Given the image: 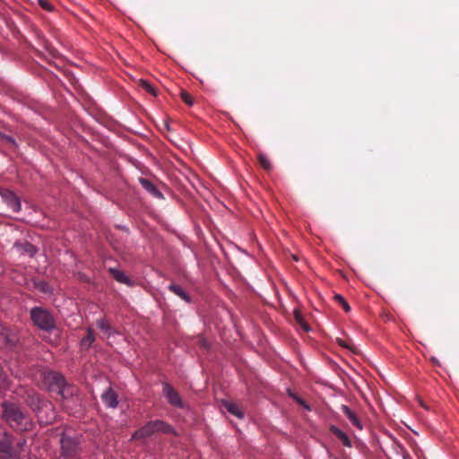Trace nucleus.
Returning a JSON list of instances; mask_svg holds the SVG:
<instances>
[{
	"instance_id": "9d476101",
	"label": "nucleus",
	"mask_w": 459,
	"mask_h": 459,
	"mask_svg": "<svg viewBox=\"0 0 459 459\" xmlns=\"http://www.w3.org/2000/svg\"><path fill=\"white\" fill-rule=\"evenodd\" d=\"M329 429L331 433H333L344 446L351 447V441L345 432L334 425H331Z\"/></svg>"
},
{
	"instance_id": "4468645a",
	"label": "nucleus",
	"mask_w": 459,
	"mask_h": 459,
	"mask_svg": "<svg viewBox=\"0 0 459 459\" xmlns=\"http://www.w3.org/2000/svg\"><path fill=\"white\" fill-rule=\"evenodd\" d=\"M168 289L173 292L175 295L178 296L180 299L185 300L187 303L191 302L190 296L183 290V288L176 283H171L169 285Z\"/></svg>"
},
{
	"instance_id": "7ed1b4c3",
	"label": "nucleus",
	"mask_w": 459,
	"mask_h": 459,
	"mask_svg": "<svg viewBox=\"0 0 459 459\" xmlns=\"http://www.w3.org/2000/svg\"><path fill=\"white\" fill-rule=\"evenodd\" d=\"M60 457L63 459H81L82 447L77 437L63 434L59 440Z\"/></svg>"
},
{
	"instance_id": "412c9836",
	"label": "nucleus",
	"mask_w": 459,
	"mask_h": 459,
	"mask_svg": "<svg viewBox=\"0 0 459 459\" xmlns=\"http://www.w3.org/2000/svg\"><path fill=\"white\" fill-rule=\"evenodd\" d=\"M21 247L22 248V251L28 254L30 256H33L34 254L36 253L35 247L30 243H25L22 245Z\"/></svg>"
},
{
	"instance_id": "6ab92c4d",
	"label": "nucleus",
	"mask_w": 459,
	"mask_h": 459,
	"mask_svg": "<svg viewBox=\"0 0 459 459\" xmlns=\"http://www.w3.org/2000/svg\"><path fill=\"white\" fill-rule=\"evenodd\" d=\"M333 299L340 305L342 306V307L345 310V312H349L351 310V307L350 305L348 304V302L345 300V299L340 295V294H335L333 296Z\"/></svg>"
},
{
	"instance_id": "aec40b11",
	"label": "nucleus",
	"mask_w": 459,
	"mask_h": 459,
	"mask_svg": "<svg viewBox=\"0 0 459 459\" xmlns=\"http://www.w3.org/2000/svg\"><path fill=\"white\" fill-rule=\"evenodd\" d=\"M140 86L143 90H145L147 92L151 93L152 95H153V96L157 95V91H156L155 88L150 82H148L147 81L141 80L140 81Z\"/></svg>"
},
{
	"instance_id": "f3484780",
	"label": "nucleus",
	"mask_w": 459,
	"mask_h": 459,
	"mask_svg": "<svg viewBox=\"0 0 459 459\" xmlns=\"http://www.w3.org/2000/svg\"><path fill=\"white\" fill-rule=\"evenodd\" d=\"M224 406L230 413H231L238 418H243V413L239 410V408L237 404L230 403V402H226L224 403Z\"/></svg>"
},
{
	"instance_id": "5701e85b",
	"label": "nucleus",
	"mask_w": 459,
	"mask_h": 459,
	"mask_svg": "<svg viewBox=\"0 0 459 459\" xmlns=\"http://www.w3.org/2000/svg\"><path fill=\"white\" fill-rule=\"evenodd\" d=\"M41 8L48 12H53L55 7L48 0H38Z\"/></svg>"
},
{
	"instance_id": "393cba45",
	"label": "nucleus",
	"mask_w": 459,
	"mask_h": 459,
	"mask_svg": "<svg viewBox=\"0 0 459 459\" xmlns=\"http://www.w3.org/2000/svg\"><path fill=\"white\" fill-rule=\"evenodd\" d=\"M0 138L3 142H4L12 146L15 145V141L12 136H9V135L0 133Z\"/></svg>"
},
{
	"instance_id": "a878e982",
	"label": "nucleus",
	"mask_w": 459,
	"mask_h": 459,
	"mask_svg": "<svg viewBox=\"0 0 459 459\" xmlns=\"http://www.w3.org/2000/svg\"><path fill=\"white\" fill-rule=\"evenodd\" d=\"M0 459H17V458L15 456H13V455H11V453H9L8 455H1Z\"/></svg>"
},
{
	"instance_id": "f03ea898",
	"label": "nucleus",
	"mask_w": 459,
	"mask_h": 459,
	"mask_svg": "<svg viewBox=\"0 0 459 459\" xmlns=\"http://www.w3.org/2000/svg\"><path fill=\"white\" fill-rule=\"evenodd\" d=\"M30 317L34 326L47 333L56 328V321L53 313L44 307H34L30 310Z\"/></svg>"
},
{
	"instance_id": "4be33fe9",
	"label": "nucleus",
	"mask_w": 459,
	"mask_h": 459,
	"mask_svg": "<svg viewBox=\"0 0 459 459\" xmlns=\"http://www.w3.org/2000/svg\"><path fill=\"white\" fill-rule=\"evenodd\" d=\"M258 160H259V163L261 165V167L266 170H269L271 169V162L270 160L264 155H259L258 156Z\"/></svg>"
},
{
	"instance_id": "1a4fd4ad",
	"label": "nucleus",
	"mask_w": 459,
	"mask_h": 459,
	"mask_svg": "<svg viewBox=\"0 0 459 459\" xmlns=\"http://www.w3.org/2000/svg\"><path fill=\"white\" fill-rule=\"evenodd\" d=\"M108 272L117 281L130 287L134 285V281L123 271L117 268H109Z\"/></svg>"
},
{
	"instance_id": "cd10ccee",
	"label": "nucleus",
	"mask_w": 459,
	"mask_h": 459,
	"mask_svg": "<svg viewBox=\"0 0 459 459\" xmlns=\"http://www.w3.org/2000/svg\"><path fill=\"white\" fill-rule=\"evenodd\" d=\"M299 403L303 404L307 409H308V410H309V406L305 405V404H304V403H303L302 401H299Z\"/></svg>"
},
{
	"instance_id": "ddd939ff",
	"label": "nucleus",
	"mask_w": 459,
	"mask_h": 459,
	"mask_svg": "<svg viewBox=\"0 0 459 459\" xmlns=\"http://www.w3.org/2000/svg\"><path fill=\"white\" fill-rule=\"evenodd\" d=\"M96 325L107 337L116 333L109 322L104 317L97 319Z\"/></svg>"
},
{
	"instance_id": "bb28decb",
	"label": "nucleus",
	"mask_w": 459,
	"mask_h": 459,
	"mask_svg": "<svg viewBox=\"0 0 459 459\" xmlns=\"http://www.w3.org/2000/svg\"><path fill=\"white\" fill-rule=\"evenodd\" d=\"M201 346H202L203 348H204V349H208V347H209L208 342H207L206 341H204V340H203V341L201 342Z\"/></svg>"
},
{
	"instance_id": "2eb2a0df",
	"label": "nucleus",
	"mask_w": 459,
	"mask_h": 459,
	"mask_svg": "<svg viewBox=\"0 0 459 459\" xmlns=\"http://www.w3.org/2000/svg\"><path fill=\"white\" fill-rule=\"evenodd\" d=\"M95 341L93 331L89 328L86 335L81 340V346L84 349H89Z\"/></svg>"
},
{
	"instance_id": "dca6fc26",
	"label": "nucleus",
	"mask_w": 459,
	"mask_h": 459,
	"mask_svg": "<svg viewBox=\"0 0 459 459\" xmlns=\"http://www.w3.org/2000/svg\"><path fill=\"white\" fill-rule=\"evenodd\" d=\"M12 450V443L9 437L4 435L2 439H0V452L4 455H8Z\"/></svg>"
},
{
	"instance_id": "39448f33",
	"label": "nucleus",
	"mask_w": 459,
	"mask_h": 459,
	"mask_svg": "<svg viewBox=\"0 0 459 459\" xmlns=\"http://www.w3.org/2000/svg\"><path fill=\"white\" fill-rule=\"evenodd\" d=\"M53 388H56L57 394L63 399L73 397L77 393V387L67 384L64 376L59 373H52L50 375Z\"/></svg>"
},
{
	"instance_id": "f257e3e1",
	"label": "nucleus",
	"mask_w": 459,
	"mask_h": 459,
	"mask_svg": "<svg viewBox=\"0 0 459 459\" xmlns=\"http://www.w3.org/2000/svg\"><path fill=\"white\" fill-rule=\"evenodd\" d=\"M4 418L6 422L18 432L28 431L32 427L29 415L23 412L20 405L14 403L4 402L3 404Z\"/></svg>"
},
{
	"instance_id": "b1692460",
	"label": "nucleus",
	"mask_w": 459,
	"mask_h": 459,
	"mask_svg": "<svg viewBox=\"0 0 459 459\" xmlns=\"http://www.w3.org/2000/svg\"><path fill=\"white\" fill-rule=\"evenodd\" d=\"M181 99L188 106H192L194 103L192 96L189 93H187L186 91L181 92Z\"/></svg>"
},
{
	"instance_id": "423d86ee",
	"label": "nucleus",
	"mask_w": 459,
	"mask_h": 459,
	"mask_svg": "<svg viewBox=\"0 0 459 459\" xmlns=\"http://www.w3.org/2000/svg\"><path fill=\"white\" fill-rule=\"evenodd\" d=\"M162 393L168 399V402L174 407L183 408L184 403L178 391H176L169 384L163 383Z\"/></svg>"
},
{
	"instance_id": "f8f14e48",
	"label": "nucleus",
	"mask_w": 459,
	"mask_h": 459,
	"mask_svg": "<svg viewBox=\"0 0 459 459\" xmlns=\"http://www.w3.org/2000/svg\"><path fill=\"white\" fill-rule=\"evenodd\" d=\"M341 411L349 419V420L353 426H355L359 429H362V425L359 419L355 414V412H353L347 405H342Z\"/></svg>"
},
{
	"instance_id": "9b49d317",
	"label": "nucleus",
	"mask_w": 459,
	"mask_h": 459,
	"mask_svg": "<svg viewBox=\"0 0 459 459\" xmlns=\"http://www.w3.org/2000/svg\"><path fill=\"white\" fill-rule=\"evenodd\" d=\"M141 186L152 195L157 198H163L162 194L158 190L156 186L147 178H141L139 179Z\"/></svg>"
},
{
	"instance_id": "6e6552de",
	"label": "nucleus",
	"mask_w": 459,
	"mask_h": 459,
	"mask_svg": "<svg viewBox=\"0 0 459 459\" xmlns=\"http://www.w3.org/2000/svg\"><path fill=\"white\" fill-rule=\"evenodd\" d=\"M101 400L109 408H116L118 404L117 394L112 388H108L101 394Z\"/></svg>"
},
{
	"instance_id": "a211bd4d",
	"label": "nucleus",
	"mask_w": 459,
	"mask_h": 459,
	"mask_svg": "<svg viewBox=\"0 0 459 459\" xmlns=\"http://www.w3.org/2000/svg\"><path fill=\"white\" fill-rule=\"evenodd\" d=\"M294 318L296 320V322L306 331V332H308L309 331V326L305 322V320L303 319V316L301 315V313L298 310H295L294 311Z\"/></svg>"
},
{
	"instance_id": "0eeeda50",
	"label": "nucleus",
	"mask_w": 459,
	"mask_h": 459,
	"mask_svg": "<svg viewBox=\"0 0 459 459\" xmlns=\"http://www.w3.org/2000/svg\"><path fill=\"white\" fill-rule=\"evenodd\" d=\"M1 196L13 212H20L22 208L20 199L12 191L7 189L2 190Z\"/></svg>"
},
{
	"instance_id": "c85d7f7f",
	"label": "nucleus",
	"mask_w": 459,
	"mask_h": 459,
	"mask_svg": "<svg viewBox=\"0 0 459 459\" xmlns=\"http://www.w3.org/2000/svg\"><path fill=\"white\" fill-rule=\"evenodd\" d=\"M6 342L7 343L11 342L12 344H13V342H11L9 339L6 340Z\"/></svg>"
},
{
	"instance_id": "20e7f679",
	"label": "nucleus",
	"mask_w": 459,
	"mask_h": 459,
	"mask_svg": "<svg viewBox=\"0 0 459 459\" xmlns=\"http://www.w3.org/2000/svg\"><path fill=\"white\" fill-rule=\"evenodd\" d=\"M156 432L175 433L173 428L163 420H153L147 422L143 427L137 429L132 436L133 440L149 437Z\"/></svg>"
}]
</instances>
